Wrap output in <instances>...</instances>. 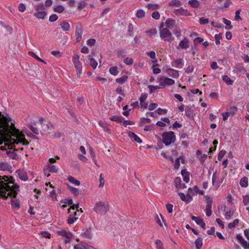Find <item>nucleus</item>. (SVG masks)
<instances>
[{"instance_id":"1","label":"nucleus","mask_w":249,"mask_h":249,"mask_svg":"<svg viewBox=\"0 0 249 249\" xmlns=\"http://www.w3.org/2000/svg\"><path fill=\"white\" fill-rule=\"evenodd\" d=\"M13 177L0 176V197L6 200L8 197L15 198L19 191V186L14 184Z\"/></svg>"},{"instance_id":"2","label":"nucleus","mask_w":249,"mask_h":249,"mask_svg":"<svg viewBox=\"0 0 249 249\" xmlns=\"http://www.w3.org/2000/svg\"><path fill=\"white\" fill-rule=\"evenodd\" d=\"M93 210L98 213L105 215L109 211V206L105 201H99L96 203Z\"/></svg>"},{"instance_id":"3","label":"nucleus","mask_w":249,"mask_h":249,"mask_svg":"<svg viewBox=\"0 0 249 249\" xmlns=\"http://www.w3.org/2000/svg\"><path fill=\"white\" fill-rule=\"evenodd\" d=\"M162 142L165 145H169L176 141V136L172 131L164 132L162 135Z\"/></svg>"},{"instance_id":"4","label":"nucleus","mask_w":249,"mask_h":249,"mask_svg":"<svg viewBox=\"0 0 249 249\" xmlns=\"http://www.w3.org/2000/svg\"><path fill=\"white\" fill-rule=\"evenodd\" d=\"M11 129L15 133L16 136L18 140V142L17 143V144L21 143L22 145H26L29 144L28 141L25 139L24 135L21 133L19 130L15 127L13 123L11 124Z\"/></svg>"},{"instance_id":"5","label":"nucleus","mask_w":249,"mask_h":249,"mask_svg":"<svg viewBox=\"0 0 249 249\" xmlns=\"http://www.w3.org/2000/svg\"><path fill=\"white\" fill-rule=\"evenodd\" d=\"M160 34L161 39H164L168 42H171L174 39L171 32L167 28L160 29Z\"/></svg>"},{"instance_id":"6","label":"nucleus","mask_w":249,"mask_h":249,"mask_svg":"<svg viewBox=\"0 0 249 249\" xmlns=\"http://www.w3.org/2000/svg\"><path fill=\"white\" fill-rule=\"evenodd\" d=\"M206 201V208L204 210V212L206 213V215L209 217L212 215V206L213 203V199L211 197L209 196H205Z\"/></svg>"},{"instance_id":"7","label":"nucleus","mask_w":249,"mask_h":249,"mask_svg":"<svg viewBox=\"0 0 249 249\" xmlns=\"http://www.w3.org/2000/svg\"><path fill=\"white\" fill-rule=\"evenodd\" d=\"M83 32V26L79 23H75V36L76 39V42H79L82 39V36Z\"/></svg>"},{"instance_id":"8","label":"nucleus","mask_w":249,"mask_h":249,"mask_svg":"<svg viewBox=\"0 0 249 249\" xmlns=\"http://www.w3.org/2000/svg\"><path fill=\"white\" fill-rule=\"evenodd\" d=\"M39 121L41 124L42 129L40 131L41 133L42 134L44 132L49 133L50 131H51L53 127V125L52 124H44L43 123L44 119L42 117L39 119Z\"/></svg>"},{"instance_id":"9","label":"nucleus","mask_w":249,"mask_h":249,"mask_svg":"<svg viewBox=\"0 0 249 249\" xmlns=\"http://www.w3.org/2000/svg\"><path fill=\"white\" fill-rule=\"evenodd\" d=\"M147 96L148 94L146 92H144L141 94L139 98L140 105L141 107L143 108H146L147 107L148 104L145 102V100L147 98Z\"/></svg>"},{"instance_id":"10","label":"nucleus","mask_w":249,"mask_h":249,"mask_svg":"<svg viewBox=\"0 0 249 249\" xmlns=\"http://www.w3.org/2000/svg\"><path fill=\"white\" fill-rule=\"evenodd\" d=\"M181 179L179 177H177L174 180L175 186L176 188L178 190L181 189H185L187 186L185 183H181Z\"/></svg>"},{"instance_id":"11","label":"nucleus","mask_w":249,"mask_h":249,"mask_svg":"<svg viewBox=\"0 0 249 249\" xmlns=\"http://www.w3.org/2000/svg\"><path fill=\"white\" fill-rule=\"evenodd\" d=\"M178 195L180 196L181 200L187 203L190 202L193 199L192 197L189 194L185 195L184 193L178 192Z\"/></svg>"},{"instance_id":"12","label":"nucleus","mask_w":249,"mask_h":249,"mask_svg":"<svg viewBox=\"0 0 249 249\" xmlns=\"http://www.w3.org/2000/svg\"><path fill=\"white\" fill-rule=\"evenodd\" d=\"M236 239L245 249H248L249 245L248 242L245 240L241 235L237 234Z\"/></svg>"},{"instance_id":"13","label":"nucleus","mask_w":249,"mask_h":249,"mask_svg":"<svg viewBox=\"0 0 249 249\" xmlns=\"http://www.w3.org/2000/svg\"><path fill=\"white\" fill-rule=\"evenodd\" d=\"M191 219L192 220H194L197 225H200L201 227L203 228V230L205 229V223L201 218L193 215L191 217Z\"/></svg>"},{"instance_id":"14","label":"nucleus","mask_w":249,"mask_h":249,"mask_svg":"<svg viewBox=\"0 0 249 249\" xmlns=\"http://www.w3.org/2000/svg\"><path fill=\"white\" fill-rule=\"evenodd\" d=\"M174 13L177 16L183 15L187 16L190 15L188 11L187 10H185L182 7L174 10Z\"/></svg>"},{"instance_id":"15","label":"nucleus","mask_w":249,"mask_h":249,"mask_svg":"<svg viewBox=\"0 0 249 249\" xmlns=\"http://www.w3.org/2000/svg\"><path fill=\"white\" fill-rule=\"evenodd\" d=\"M167 73L173 78H178L179 76L178 71L176 70L169 68L166 70Z\"/></svg>"},{"instance_id":"16","label":"nucleus","mask_w":249,"mask_h":249,"mask_svg":"<svg viewBox=\"0 0 249 249\" xmlns=\"http://www.w3.org/2000/svg\"><path fill=\"white\" fill-rule=\"evenodd\" d=\"M128 135L132 140L134 141L139 143L142 142V140L134 132L129 131Z\"/></svg>"},{"instance_id":"17","label":"nucleus","mask_w":249,"mask_h":249,"mask_svg":"<svg viewBox=\"0 0 249 249\" xmlns=\"http://www.w3.org/2000/svg\"><path fill=\"white\" fill-rule=\"evenodd\" d=\"M182 49H187L189 47L188 39L186 38H184L183 40L180 41L179 43V46L178 47Z\"/></svg>"},{"instance_id":"18","label":"nucleus","mask_w":249,"mask_h":249,"mask_svg":"<svg viewBox=\"0 0 249 249\" xmlns=\"http://www.w3.org/2000/svg\"><path fill=\"white\" fill-rule=\"evenodd\" d=\"M181 173L183 177V181L186 183L189 182L190 180V173L188 172H187L186 169L182 170Z\"/></svg>"},{"instance_id":"19","label":"nucleus","mask_w":249,"mask_h":249,"mask_svg":"<svg viewBox=\"0 0 249 249\" xmlns=\"http://www.w3.org/2000/svg\"><path fill=\"white\" fill-rule=\"evenodd\" d=\"M172 66L175 68H179V66L181 65V67L183 65V59H178L174 60L171 63Z\"/></svg>"},{"instance_id":"20","label":"nucleus","mask_w":249,"mask_h":249,"mask_svg":"<svg viewBox=\"0 0 249 249\" xmlns=\"http://www.w3.org/2000/svg\"><path fill=\"white\" fill-rule=\"evenodd\" d=\"M74 67L76 70V73H77V76L78 77H80V74L82 72V64L80 62L79 63L77 62V63H75V64H74Z\"/></svg>"},{"instance_id":"21","label":"nucleus","mask_w":249,"mask_h":249,"mask_svg":"<svg viewBox=\"0 0 249 249\" xmlns=\"http://www.w3.org/2000/svg\"><path fill=\"white\" fill-rule=\"evenodd\" d=\"M124 117L122 116H119V115H114L113 116H111L110 117L109 119L111 121L116 122L118 123H121L123 122L124 120Z\"/></svg>"},{"instance_id":"22","label":"nucleus","mask_w":249,"mask_h":249,"mask_svg":"<svg viewBox=\"0 0 249 249\" xmlns=\"http://www.w3.org/2000/svg\"><path fill=\"white\" fill-rule=\"evenodd\" d=\"M88 58H89V65L94 69H95L97 66V61L94 60L92 57V56H91V55H89L88 56Z\"/></svg>"},{"instance_id":"23","label":"nucleus","mask_w":249,"mask_h":249,"mask_svg":"<svg viewBox=\"0 0 249 249\" xmlns=\"http://www.w3.org/2000/svg\"><path fill=\"white\" fill-rule=\"evenodd\" d=\"M67 186L68 189L71 191V192L75 196H77L79 195V191L78 190L72 186H70L68 184H67Z\"/></svg>"},{"instance_id":"24","label":"nucleus","mask_w":249,"mask_h":249,"mask_svg":"<svg viewBox=\"0 0 249 249\" xmlns=\"http://www.w3.org/2000/svg\"><path fill=\"white\" fill-rule=\"evenodd\" d=\"M175 20L172 18H167V20L165 21V25L169 27V28H171V27H173L175 24Z\"/></svg>"},{"instance_id":"25","label":"nucleus","mask_w":249,"mask_h":249,"mask_svg":"<svg viewBox=\"0 0 249 249\" xmlns=\"http://www.w3.org/2000/svg\"><path fill=\"white\" fill-rule=\"evenodd\" d=\"M189 5L193 8H198L200 5V2L197 0H190L188 1Z\"/></svg>"},{"instance_id":"26","label":"nucleus","mask_w":249,"mask_h":249,"mask_svg":"<svg viewBox=\"0 0 249 249\" xmlns=\"http://www.w3.org/2000/svg\"><path fill=\"white\" fill-rule=\"evenodd\" d=\"M47 13L45 11H39L34 13V16L40 19H44Z\"/></svg>"},{"instance_id":"27","label":"nucleus","mask_w":249,"mask_h":249,"mask_svg":"<svg viewBox=\"0 0 249 249\" xmlns=\"http://www.w3.org/2000/svg\"><path fill=\"white\" fill-rule=\"evenodd\" d=\"M81 236L84 237V238H87V239H91V237H92V234H91V230L90 229H88L86 230V231L83 233H81Z\"/></svg>"},{"instance_id":"28","label":"nucleus","mask_w":249,"mask_h":249,"mask_svg":"<svg viewBox=\"0 0 249 249\" xmlns=\"http://www.w3.org/2000/svg\"><path fill=\"white\" fill-rule=\"evenodd\" d=\"M61 27L62 29L64 31H69L70 29V24L66 22V21H63L60 24Z\"/></svg>"},{"instance_id":"29","label":"nucleus","mask_w":249,"mask_h":249,"mask_svg":"<svg viewBox=\"0 0 249 249\" xmlns=\"http://www.w3.org/2000/svg\"><path fill=\"white\" fill-rule=\"evenodd\" d=\"M29 128L32 130V131L35 133V134H39V130L36 127V124H35L30 123L29 124Z\"/></svg>"},{"instance_id":"30","label":"nucleus","mask_w":249,"mask_h":249,"mask_svg":"<svg viewBox=\"0 0 249 249\" xmlns=\"http://www.w3.org/2000/svg\"><path fill=\"white\" fill-rule=\"evenodd\" d=\"M222 79L228 85L231 86L233 85V81L228 75L223 76Z\"/></svg>"},{"instance_id":"31","label":"nucleus","mask_w":249,"mask_h":249,"mask_svg":"<svg viewBox=\"0 0 249 249\" xmlns=\"http://www.w3.org/2000/svg\"><path fill=\"white\" fill-rule=\"evenodd\" d=\"M70 213V216L69 217L67 221L69 224H71L74 223L78 219V217L73 215L72 213Z\"/></svg>"},{"instance_id":"32","label":"nucleus","mask_w":249,"mask_h":249,"mask_svg":"<svg viewBox=\"0 0 249 249\" xmlns=\"http://www.w3.org/2000/svg\"><path fill=\"white\" fill-rule=\"evenodd\" d=\"M127 79L128 76L126 75H124L121 77L117 78L116 82L120 84H123L127 81Z\"/></svg>"},{"instance_id":"33","label":"nucleus","mask_w":249,"mask_h":249,"mask_svg":"<svg viewBox=\"0 0 249 249\" xmlns=\"http://www.w3.org/2000/svg\"><path fill=\"white\" fill-rule=\"evenodd\" d=\"M168 5L171 6H177V7H179L181 5V2L179 0H172L171 1H170L168 3Z\"/></svg>"},{"instance_id":"34","label":"nucleus","mask_w":249,"mask_h":249,"mask_svg":"<svg viewBox=\"0 0 249 249\" xmlns=\"http://www.w3.org/2000/svg\"><path fill=\"white\" fill-rule=\"evenodd\" d=\"M240 184L242 187H247L248 186V179L247 177L242 178L240 181Z\"/></svg>"},{"instance_id":"35","label":"nucleus","mask_w":249,"mask_h":249,"mask_svg":"<svg viewBox=\"0 0 249 249\" xmlns=\"http://www.w3.org/2000/svg\"><path fill=\"white\" fill-rule=\"evenodd\" d=\"M145 16V12L142 10L140 9L137 11L136 14V16L138 18H143Z\"/></svg>"},{"instance_id":"36","label":"nucleus","mask_w":249,"mask_h":249,"mask_svg":"<svg viewBox=\"0 0 249 249\" xmlns=\"http://www.w3.org/2000/svg\"><path fill=\"white\" fill-rule=\"evenodd\" d=\"M47 169L49 171L52 173H56L58 171V168L55 165H51L48 163L47 165Z\"/></svg>"},{"instance_id":"37","label":"nucleus","mask_w":249,"mask_h":249,"mask_svg":"<svg viewBox=\"0 0 249 249\" xmlns=\"http://www.w3.org/2000/svg\"><path fill=\"white\" fill-rule=\"evenodd\" d=\"M68 180L71 183L74 184L76 186H79L80 184V182L75 179L73 177L69 176L68 178Z\"/></svg>"},{"instance_id":"38","label":"nucleus","mask_w":249,"mask_h":249,"mask_svg":"<svg viewBox=\"0 0 249 249\" xmlns=\"http://www.w3.org/2000/svg\"><path fill=\"white\" fill-rule=\"evenodd\" d=\"M195 245L196 249H200L202 246V239L200 237L198 238L195 241Z\"/></svg>"},{"instance_id":"39","label":"nucleus","mask_w":249,"mask_h":249,"mask_svg":"<svg viewBox=\"0 0 249 249\" xmlns=\"http://www.w3.org/2000/svg\"><path fill=\"white\" fill-rule=\"evenodd\" d=\"M109 71L110 74L114 76L117 75L119 73L118 68L116 66L110 67Z\"/></svg>"},{"instance_id":"40","label":"nucleus","mask_w":249,"mask_h":249,"mask_svg":"<svg viewBox=\"0 0 249 249\" xmlns=\"http://www.w3.org/2000/svg\"><path fill=\"white\" fill-rule=\"evenodd\" d=\"M19 177L20 179L23 181H26L28 180V177L26 173L23 171H20L18 173Z\"/></svg>"},{"instance_id":"41","label":"nucleus","mask_w":249,"mask_h":249,"mask_svg":"<svg viewBox=\"0 0 249 249\" xmlns=\"http://www.w3.org/2000/svg\"><path fill=\"white\" fill-rule=\"evenodd\" d=\"M11 205L13 208L15 209H18L19 208L20 205L19 203L18 200L12 199L11 200Z\"/></svg>"},{"instance_id":"42","label":"nucleus","mask_w":249,"mask_h":249,"mask_svg":"<svg viewBox=\"0 0 249 249\" xmlns=\"http://www.w3.org/2000/svg\"><path fill=\"white\" fill-rule=\"evenodd\" d=\"M164 80L167 86H172L175 83V80L170 78L166 77L164 78Z\"/></svg>"},{"instance_id":"43","label":"nucleus","mask_w":249,"mask_h":249,"mask_svg":"<svg viewBox=\"0 0 249 249\" xmlns=\"http://www.w3.org/2000/svg\"><path fill=\"white\" fill-rule=\"evenodd\" d=\"M28 54H29V55H30L31 56L34 57V58H35L38 61H39L40 62H43L44 63H45V61L43 60H42V59L39 58L34 52H29L28 53Z\"/></svg>"},{"instance_id":"44","label":"nucleus","mask_w":249,"mask_h":249,"mask_svg":"<svg viewBox=\"0 0 249 249\" xmlns=\"http://www.w3.org/2000/svg\"><path fill=\"white\" fill-rule=\"evenodd\" d=\"M185 115L189 118L193 117V111L189 107H187L185 109Z\"/></svg>"},{"instance_id":"45","label":"nucleus","mask_w":249,"mask_h":249,"mask_svg":"<svg viewBox=\"0 0 249 249\" xmlns=\"http://www.w3.org/2000/svg\"><path fill=\"white\" fill-rule=\"evenodd\" d=\"M222 20H223V22L224 23V24H225L227 26H228V27H226V29L230 30L232 28V26L230 25V24L231 23V21L225 18H223Z\"/></svg>"},{"instance_id":"46","label":"nucleus","mask_w":249,"mask_h":249,"mask_svg":"<svg viewBox=\"0 0 249 249\" xmlns=\"http://www.w3.org/2000/svg\"><path fill=\"white\" fill-rule=\"evenodd\" d=\"M146 7H147V8L148 9L152 10L159 9V6L158 4L149 3L147 5Z\"/></svg>"},{"instance_id":"47","label":"nucleus","mask_w":249,"mask_h":249,"mask_svg":"<svg viewBox=\"0 0 249 249\" xmlns=\"http://www.w3.org/2000/svg\"><path fill=\"white\" fill-rule=\"evenodd\" d=\"M233 211L231 209L229 210L225 214V216L226 219H228V220L231 219V217L233 215Z\"/></svg>"},{"instance_id":"48","label":"nucleus","mask_w":249,"mask_h":249,"mask_svg":"<svg viewBox=\"0 0 249 249\" xmlns=\"http://www.w3.org/2000/svg\"><path fill=\"white\" fill-rule=\"evenodd\" d=\"M238 223H239V220L238 219H236L234 220L232 223H230L228 224V227L229 229H232V228L235 227Z\"/></svg>"},{"instance_id":"49","label":"nucleus","mask_w":249,"mask_h":249,"mask_svg":"<svg viewBox=\"0 0 249 249\" xmlns=\"http://www.w3.org/2000/svg\"><path fill=\"white\" fill-rule=\"evenodd\" d=\"M79 204L77 203L76 204H73L68 210V213H71V210L75 211L76 209V211L79 212Z\"/></svg>"},{"instance_id":"50","label":"nucleus","mask_w":249,"mask_h":249,"mask_svg":"<svg viewBox=\"0 0 249 249\" xmlns=\"http://www.w3.org/2000/svg\"><path fill=\"white\" fill-rule=\"evenodd\" d=\"M54 12L61 13L64 10V7L62 5H58L53 8Z\"/></svg>"},{"instance_id":"51","label":"nucleus","mask_w":249,"mask_h":249,"mask_svg":"<svg viewBox=\"0 0 249 249\" xmlns=\"http://www.w3.org/2000/svg\"><path fill=\"white\" fill-rule=\"evenodd\" d=\"M222 34L221 33L218 34H216L214 36V38L215 39V44L216 45H219L220 43V40L222 38Z\"/></svg>"},{"instance_id":"52","label":"nucleus","mask_w":249,"mask_h":249,"mask_svg":"<svg viewBox=\"0 0 249 249\" xmlns=\"http://www.w3.org/2000/svg\"><path fill=\"white\" fill-rule=\"evenodd\" d=\"M148 87L149 89L150 94H152L154 90L160 89V86H158L149 85Z\"/></svg>"},{"instance_id":"53","label":"nucleus","mask_w":249,"mask_h":249,"mask_svg":"<svg viewBox=\"0 0 249 249\" xmlns=\"http://www.w3.org/2000/svg\"><path fill=\"white\" fill-rule=\"evenodd\" d=\"M199 22L201 25H205L208 23L209 19L204 17H201L199 18Z\"/></svg>"},{"instance_id":"54","label":"nucleus","mask_w":249,"mask_h":249,"mask_svg":"<svg viewBox=\"0 0 249 249\" xmlns=\"http://www.w3.org/2000/svg\"><path fill=\"white\" fill-rule=\"evenodd\" d=\"M181 158V156H179V158H177L174 163V166L175 169H178L180 166V160Z\"/></svg>"},{"instance_id":"55","label":"nucleus","mask_w":249,"mask_h":249,"mask_svg":"<svg viewBox=\"0 0 249 249\" xmlns=\"http://www.w3.org/2000/svg\"><path fill=\"white\" fill-rule=\"evenodd\" d=\"M155 244L157 249H164L163 244L160 240H157L155 241Z\"/></svg>"},{"instance_id":"56","label":"nucleus","mask_w":249,"mask_h":249,"mask_svg":"<svg viewBox=\"0 0 249 249\" xmlns=\"http://www.w3.org/2000/svg\"><path fill=\"white\" fill-rule=\"evenodd\" d=\"M9 165L6 163L0 162V169L3 171H6L8 169Z\"/></svg>"},{"instance_id":"57","label":"nucleus","mask_w":249,"mask_h":249,"mask_svg":"<svg viewBox=\"0 0 249 249\" xmlns=\"http://www.w3.org/2000/svg\"><path fill=\"white\" fill-rule=\"evenodd\" d=\"M156 111L158 115H162L165 114L167 112V110L166 109L159 108L156 110Z\"/></svg>"},{"instance_id":"58","label":"nucleus","mask_w":249,"mask_h":249,"mask_svg":"<svg viewBox=\"0 0 249 249\" xmlns=\"http://www.w3.org/2000/svg\"><path fill=\"white\" fill-rule=\"evenodd\" d=\"M124 62L125 64L130 65L133 64V60L131 58L126 57L124 59Z\"/></svg>"},{"instance_id":"59","label":"nucleus","mask_w":249,"mask_h":249,"mask_svg":"<svg viewBox=\"0 0 249 249\" xmlns=\"http://www.w3.org/2000/svg\"><path fill=\"white\" fill-rule=\"evenodd\" d=\"M241 11V9H239V10H237L235 12V18H234L235 20H236V21L242 20V18L240 17V16H239Z\"/></svg>"},{"instance_id":"60","label":"nucleus","mask_w":249,"mask_h":249,"mask_svg":"<svg viewBox=\"0 0 249 249\" xmlns=\"http://www.w3.org/2000/svg\"><path fill=\"white\" fill-rule=\"evenodd\" d=\"M243 203L245 206H247L249 204V195L243 196Z\"/></svg>"},{"instance_id":"61","label":"nucleus","mask_w":249,"mask_h":249,"mask_svg":"<svg viewBox=\"0 0 249 249\" xmlns=\"http://www.w3.org/2000/svg\"><path fill=\"white\" fill-rule=\"evenodd\" d=\"M226 153V152L225 150L220 151L218 155V160H222V159L224 157Z\"/></svg>"},{"instance_id":"62","label":"nucleus","mask_w":249,"mask_h":249,"mask_svg":"<svg viewBox=\"0 0 249 249\" xmlns=\"http://www.w3.org/2000/svg\"><path fill=\"white\" fill-rule=\"evenodd\" d=\"M96 40L95 39L91 38L87 40V44L88 45L91 47L95 45Z\"/></svg>"},{"instance_id":"63","label":"nucleus","mask_w":249,"mask_h":249,"mask_svg":"<svg viewBox=\"0 0 249 249\" xmlns=\"http://www.w3.org/2000/svg\"><path fill=\"white\" fill-rule=\"evenodd\" d=\"M231 114V113L229 112H226L223 113L222 114V116L223 117V120L224 121L227 120Z\"/></svg>"},{"instance_id":"64","label":"nucleus","mask_w":249,"mask_h":249,"mask_svg":"<svg viewBox=\"0 0 249 249\" xmlns=\"http://www.w3.org/2000/svg\"><path fill=\"white\" fill-rule=\"evenodd\" d=\"M152 17L155 19H159L160 17V13L158 11H155L152 14Z\"/></svg>"}]
</instances>
